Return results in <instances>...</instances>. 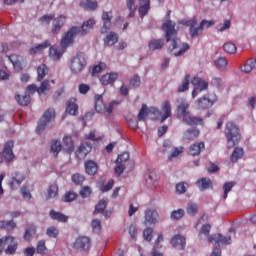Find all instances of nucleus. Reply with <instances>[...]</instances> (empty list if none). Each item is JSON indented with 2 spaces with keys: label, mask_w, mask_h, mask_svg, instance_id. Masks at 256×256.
Wrapping results in <instances>:
<instances>
[{
  "label": "nucleus",
  "mask_w": 256,
  "mask_h": 256,
  "mask_svg": "<svg viewBox=\"0 0 256 256\" xmlns=\"http://www.w3.org/2000/svg\"><path fill=\"white\" fill-rule=\"evenodd\" d=\"M162 30L165 32L166 41H170L169 51L173 53L174 57H181L186 51H189V44L181 42L177 38V30H175V23L171 20H166L162 25Z\"/></svg>",
  "instance_id": "f257e3e1"
},
{
  "label": "nucleus",
  "mask_w": 256,
  "mask_h": 256,
  "mask_svg": "<svg viewBox=\"0 0 256 256\" xmlns=\"http://www.w3.org/2000/svg\"><path fill=\"white\" fill-rule=\"evenodd\" d=\"M177 103V115H179V117H183L184 123L187 125H201V123H203V120L191 116L189 113L190 104L187 100H185V98H178Z\"/></svg>",
  "instance_id": "f03ea898"
},
{
  "label": "nucleus",
  "mask_w": 256,
  "mask_h": 256,
  "mask_svg": "<svg viewBox=\"0 0 256 256\" xmlns=\"http://www.w3.org/2000/svg\"><path fill=\"white\" fill-rule=\"evenodd\" d=\"M224 135L226 137L228 149H233V147L238 145L239 141H241V132L239 131V126L233 122H228L226 124Z\"/></svg>",
  "instance_id": "7ed1b4c3"
},
{
  "label": "nucleus",
  "mask_w": 256,
  "mask_h": 256,
  "mask_svg": "<svg viewBox=\"0 0 256 256\" xmlns=\"http://www.w3.org/2000/svg\"><path fill=\"white\" fill-rule=\"evenodd\" d=\"M85 67H87V54L78 52L71 58L69 69L72 75H81L85 70Z\"/></svg>",
  "instance_id": "20e7f679"
},
{
  "label": "nucleus",
  "mask_w": 256,
  "mask_h": 256,
  "mask_svg": "<svg viewBox=\"0 0 256 256\" xmlns=\"http://www.w3.org/2000/svg\"><path fill=\"white\" fill-rule=\"evenodd\" d=\"M55 117H57L55 109L48 108L38 123L36 128L37 133H41L42 131H45V129H51L53 127V123H55Z\"/></svg>",
  "instance_id": "39448f33"
},
{
  "label": "nucleus",
  "mask_w": 256,
  "mask_h": 256,
  "mask_svg": "<svg viewBox=\"0 0 256 256\" xmlns=\"http://www.w3.org/2000/svg\"><path fill=\"white\" fill-rule=\"evenodd\" d=\"M5 247H7L5 249ZM3 249H5L6 255H15L17 251V241H15V237L8 235L0 238V253H3Z\"/></svg>",
  "instance_id": "423d86ee"
},
{
  "label": "nucleus",
  "mask_w": 256,
  "mask_h": 256,
  "mask_svg": "<svg viewBox=\"0 0 256 256\" xmlns=\"http://www.w3.org/2000/svg\"><path fill=\"white\" fill-rule=\"evenodd\" d=\"M80 35L78 30L74 27H71L66 33L63 34L62 39L60 41V46L62 49H67L71 47L73 43H75V37Z\"/></svg>",
  "instance_id": "0eeeda50"
},
{
  "label": "nucleus",
  "mask_w": 256,
  "mask_h": 256,
  "mask_svg": "<svg viewBox=\"0 0 256 256\" xmlns=\"http://www.w3.org/2000/svg\"><path fill=\"white\" fill-rule=\"evenodd\" d=\"M216 101L217 95L209 93L196 101V107L197 109H209V107H213Z\"/></svg>",
  "instance_id": "6e6552de"
},
{
  "label": "nucleus",
  "mask_w": 256,
  "mask_h": 256,
  "mask_svg": "<svg viewBox=\"0 0 256 256\" xmlns=\"http://www.w3.org/2000/svg\"><path fill=\"white\" fill-rule=\"evenodd\" d=\"M27 179V174H25L24 171H14L11 174L9 186L11 189H18V187H21V184L23 181Z\"/></svg>",
  "instance_id": "1a4fd4ad"
},
{
  "label": "nucleus",
  "mask_w": 256,
  "mask_h": 256,
  "mask_svg": "<svg viewBox=\"0 0 256 256\" xmlns=\"http://www.w3.org/2000/svg\"><path fill=\"white\" fill-rule=\"evenodd\" d=\"M192 85H194V90L192 91V98L195 99L201 93V91H205L209 84L207 82L197 76H195L192 81Z\"/></svg>",
  "instance_id": "9d476101"
},
{
  "label": "nucleus",
  "mask_w": 256,
  "mask_h": 256,
  "mask_svg": "<svg viewBox=\"0 0 256 256\" xmlns=\"http://www.w3.org/2000/svg\"><path fill=\"white\" fill-rule=\"evenodd\" d=\"M145 225H157L159 223V212L153 208H147L144 212Z\"/></svg>",
  "instance_id": "9b49d317"
},
{
  "label": "nucleus",
  "mask_w": 256,
  "mask_h": 256,
  "mask_svg": "<svg viewBox=\"0 0 256 256\" xmlns=\"http://www.w3.org/2000/svg\"><path fill=\"white\" fill-rule=\"evenodd\" d=\"M73 248L77 249V251H89L91 240L87 236H80L73 243Z\"/></svg>",
  "instance_id": "f8f14e48"
},
{
  "label": "nucleus",
  "mask_w": 256,
  "mask_h": 256,
  "mask_svg": "<svg viewBox=\"0 0 256 256\" xmlns=\"http://www.w3.org/2000/svg\"><path fill=\"white\" fill-rule=\"evenodd\" d=\"M95 23V19L89 18L84 21L81 26H74V28L78 30L79 35H88V33H91L93 27H95Z\"/></svg>",
  "instance_id": "ddd939ff"
},
{
  "label": "nucleus",
  "mask_w": 256,
  "mask_h": 256,
  "mask_svg": "<svg viewBox=\"0 0 256 256\" xmlns=\"http://www.w3.org/2000/svg\"><path fill=\"white\" fill-rule=\"evenodd\" d=\"M209 243H216L217 245H231V236L222 234H213L208 237Z\"/></svg>",
  "instance_id": "4468645a"
},
{
  "label": "nucleus",
  "mask_w": 256,
  "mask_h": 256,
  "mask_svg": "<svg viewBox=\"0 0 256 256\" xmlns=\"http://www.w3.org/2000/svg\"><path fill=\"white\" fill-rule=\"evenodd\" d=\"M187 26L190 27L189 33L191 37H197V35H201L203 33L204 29L201 26H197V18H192L187 22Z\"/></svg>",
  "instance_id": "2eb2a0df"
},
{
  "label": "nucleus",
  "mask_w": 256,
  "mask_h": 256,
  "mask_svg": "<svg viewBox=\"0 0 256 256\" xmlns=\"http://www.w3.org/2000/svg\"><path fill=\"white\" fill-rule=\"evenodd\" d=\"M112 19H113L112 12H103V14H102L103 26L100 30L101 35L107 34L109 29H111V20Z\"/></svg>",
  "instance_id": "dca6fc26"
},
{
  "label": "nucleus",
  "mask_w": 256,
  "mask_h": 256,
  "mask_svg": "<svg viewBox=\"0 0 256 256\" xmlns=\"http://www.w3.org/2000/svg\"><path fill=\"white\" fill-rule=\"evenodd\" d=\"M2 155L7 163H11L15 159V154H13V141L6 142Z\"/></svg>",
  "instance_id": "f3484780"
},
{
  "label": "nucleus",
  "mask_w": 256,
  "mask_h": 256,
  "mask_svg": "<svg viewBox=\"0 0 256 256\" xmlns=\"http://www.w3.org/2000/svg\"><path fill=\"white\" fill-rule=\"evenodd\" d=\"M66 22H67V17H65L64 15H60L57 18H55L53 20L52 29H51V32L53 33V35H57V33L61 31V28L63 27V25H65Z\"/></svg>",
  "instance_id": "a211bd4d"
},
{
  "label": "nucleus",
  "mask_w": 256,
  "mask_h": 256,
  "mask_svg": "<svg viewBox=\"0 0 256 256\" xmlns=\"http://www.w3.org/2000/svg\"><path fill=\"white\" fill-rule=\"evenodd\" d=\"M8 59L12 63L14 69L16 71H22L23 65L25 63V59L22 56H19L17 54H12L11 56H8Z\"/></svg>",
  "instance_id": "6ab92c4d"
},
{
  "label": "nucleus",
  "mask_w": 256,
  "mask_h": 256,
  "mask_svg": "<svg viewBox=\"0 0 256 256\" xmlns=\"http://www.w3.org/2000/svg\"><path fill=\"white\" fill-rule=\"evenodd\" d=\"M91 149V143L89 142L80 145V147H78V149L76 150V157L78 159H85V157H87V155L91 153Z\"/></svg>",
  "instance_id": "aec40b11"
},
{
  "label": "nucleus",
  "mask_w": 256,
  "mask_h": 256,
  "mask_svg": "<svg viewBox=\"0 0 256 256\" xmlns=\"http://www.w3.org/2000/svg\"><path fill=\"white\" fill-rule=\"evenodd\" d=\"M66 113H68V115H78L79 114V105H77V99L70 98L66 102Z\"/></svg>",
  "instance_id": "412c9836"
},
{
  "label": "nucleus",
  "mask_w": 256,
  "mask_h": 256,
  "mask_svg": "<svg viewBox=\"0 0 256 256\" xmlns=\"http://www.w3.org/2000/svg\"><path fill=\"white\" fill-rule=\"evenodd\" d=\"M205 151V142L194 143L189 147V154L193 157L201 155Z\"/></svg>",
  "instance_id": "4be33fe9"
},
{
  "label": "nucleus",
  "mask_w": 256,
  "mask_h": 256,
  "mask_svg": "<svg viewBox=\"0 0 256 256\" xmlns=\"http://www.w3.org/2000/svg\"><path fill=\"white\" fill-rule=\"evenodd\" d=\"M116 79H119V74L117 72H110L101 76L100 83L103 85H111Z\"/></svg>",
  "instance_id": "5701e85b"
},
{
  "label": "nucleus",
  "mask_w": 256,
  "mask_h": 256,
  "mask_svg": "<svg viewBox=\"0 0 256 256\" xmlns=\"http://www.w3.org/2000/svg\"><path fill=\"white\" fill-rule=\"evenodd\" d=\"M170 243L172 247H174V249H179V250L185 249L186 241H185V237H183L182 235L174 236L171 239Z\"/></svg>",
  "instance_id": "b1692460"
},
{
  "label": "nucleus",
  "mask_w": 256,
  "mask_h": 256,
  "mask_svg": "<svg viewBox=\"0 0 256 256\" xmlns=\"http://www.w3.org/2000/svg\"><path fill=\"white\" fill-rule=\"evenodd\" d=\"M63 53H65V50H63V48L51 46L49 50V57L50 59H52V61H59V59L63 57Z\"/></svg>",
  "instance_id": "393cba45"
},
{
  "label": "nucleus",
  "mask_w": 256,
  "mask_h": 256,
  "mask_svg": "<svg viewBox=\"0 0 256 256\" xmlns=\"http://www.w3.org/2000/svg\"><path fill=\"white\" fill-rule=\"evenodd\" d=\"M119 41V35L117 33L111 31L106 34V36L103 38L104 45L107 47H112V45H115Z\"/></svg>",
  "instance_id": "a878e982"
},
{
  "label": "nucleus",
  "mask_w": 256,
  "mask_h": 256,
  "mask_svg": "<svg viewBox=\"0 0 256 256\" xmlns=\"http://www.w3.org/2000/svg\"><path fill=\"white\" fill-rule=\"evenodd\" d=\"M151 9V1L150 0H139V15L140 17H145L149 13Z\"/></svg>",
  "instance_id": "bb28decb"
},
{
  "label": "nucleus",
  "mask_w": 256,
  "mask_h": 256,
  "mask_svg": "<svg viewBox=\"0 0 256 256\" xmlns=\"http://www.w3.org/2000/svg\"><path fill=\"white\" fill-rule=\"evenodd\" d=\"M49 215L54 221H59L60 223H67L69 217L61 212L55 210H50Z\"/></svg>",
  "instance_id": "cd10ccee"
},
{
  "label": "nucleus",
  "mask_w": 256,
  "mask_h": 256,
  "mask_svg": "<svg viewBox=\"0 0 256 256\" xmlns=\"http://www.w3.org/2000/svg\"><path fill=\"white\" fill-rule=\"evenodd\" d=\"M162 111L163 115L161 117V122L163 123V121L171 117V102H169L168 100L164 101L162 103Z\"/></svg>",
  "instance_id": "c85d7f7f"
},
{
  "label": "nucleus",
  "mask_w": 256,
  "mask_h": 256,
  "mask_svg": "<svg viewBox=\"0 0 256 256\" xmlns=\"http://www.w3.org/2000/svg\"><path fill=\"white\" fill-rule=\"evenodd\" d=\"M99 167L93 160H89L85 163V171L88 175H96Z\"/></svg>",
  "instance_id": "c756f323"
},
{
  "label": "nucleus",
  "mask_w": 256,
  "mask_h": 256,
  "mask_svg": "<svg viewBox=\"0 0 256 256\" xmlns=\"http://www.w3.org/2000/svg\"><path fill=\"white\" fill-rule=\"evenodd\" d=\"M214 65L218 71H226L229 61L226 57H219L214 61Z\"/></svg>",
  "instance_id": "7c9ffc66"
},
{
  "label": "nucleus",
  "mask_w": 256,
  "mask_h": 256,
  "mask_svg": "<svg viewBox=\"0 0 256 256\" xmlns=\"http://www.w3.org/2000/svg\"><path fill=\"white\" fill-rule=\"evenodd\" d=\"M63 145L67 153H73L75 150V145L73 144V138H71V136L63 137Z\"/></svg>",
  "instance_id": "2f4dec72"
},
{
  "label": "nucleus",
  "mask_w": 256,
  "mask_h": 256,
  "mask_svg": "<svg viewBox=\"0 0 256 256\" xmlns=\"http://www.w3.org/2000/svg\"><path fill=\"white\" fill-rule=\"evenodd\" d=\"M211 233V224L206 223L203 224L198 233V239L203 240L205 237H210L209 234Z\"/></svg>",
  "instance_id": "473e14b6"
},
{
  "label": "nucleus",
  "mask_w": 256,
  "mask_h": 256,
  "mask_svg": "<svg viewBox=\"0 0 256 256\" xmlns=\"http://www.w3.org/2000/svg\"><path fill=\"white\" fill-rule=\"evenodd\" d=\"M199 137V130L197 128L188 129L183 136L187 141H193Z\"/></svg>",
  "instance_id": "72a5a7b5"
},
{
  "label": "nucleus",
  "mask_w": 256,
  "mask_h": 256,
  "mask_svg": "<svg viewBox=\"0 0 256 256\" xmlns=\"http://www.w3.org/2000/svg\"><path fill=\"white\" fill-rule=\"evenodd\" d=\"M163 45H165V41L163 39L151 40L148 43L150 51H157L159 49H163Z\"/></svg>",
  "instance_id": "f704fd0d"
},
{
  "label": "nucleus",
  "mask_w": 256,
  "mask_h": 256,
  "mask_svg": "<svg viewBox=\"0 0 256 256\" xmlns=\"http://www.w3.org/2000/svg\"><path fill=\"white\" fill-rule=\"evenodd\" d=\"M95 109L97 113L105 112V103H103V95L95 96Z\"/></svg>",
  "instance_id": "c9c22d12"
},
{
  "label": "nucleus",
  "mask_w": 256,
  "mask_h": 256,
  "mask_svg": "<svg viewBox=\"0 0 256 256\" xmlns=\"http://www.w3.org/2000/svg\"><path fill=\"white\" fill-rule=\"evenodd\" d=\"M80 7L86 9V11H93L97 9V1L82 0L80 2Z\"/></svg>",
  "instance_id": "e433bc0d"
},
{
  "label": "nucleus",
  "mask_w": 256,
  "mask_h": 256,
  "mask_svg": "<svg viewBox=\"0 0 256 256\" xmlns=\"http://www.w3.org/2000/svg\"><path fill=\"white\" fill-rule=\"evenodd\" d=\"M49 73V68H47V65L40 64L37 67V81H41L42 79H45V75Z\"/></svg>",
  "instance_id": "4c0bfd02"
},
{
  "label": "nucleus",
  "mask_w": 256,
  "mask_h": 256,
  "mask_svg": "<svg viewBox=\"0 0 256 256\" xmlns=\"http://www.w3.org/2000/svg\"><path fill=\"white\" fill-rule=\"evenodd\" d=\"M47 47H51V41L46 40L42 44H38L30 49V55H35L38 51H43V49H47Z\"/></svg>",
  "instance_id": "58836bf2"
},
{
  "label": "nucleus",
  "mask_w": 256,
  "mask_h": 256,
  "mask_svg": "<svg viewBox=\"0 0 256 256\" xmlns=\"http://www.w3.org/2000/svg\"><path fill=\"white\" fill-rule=\"evenodd\" d=\"M183 151H185L184 147H173L172 146V150H171L170 154L168 155V161H173L174 159H177L179 157V155H181V153H183Z\"/></svg>",
  "instance_id": "ea45409f"
},
{
  "label": "nucleus",
  "mask_w": 256,
  "mask_h": 256,
  "mask_svg": "<svg viewBox=\"0 0 256 256\" xmlns=\"http://www.w3.org/2000/svg\"><path fill=\"white\" fill-rule=\"evenodd\" d=\"M59 195V188L57 185H51L48 187L46 200L49 201V199H55Z\"/></svg>",
  "instance_id": "a19ab883"
},
{
  "label": "nucleus",
  "mask_w": 256,
  "mask_h": 256,
  "mask_svg": "<svg viewBox=\"0 0 256 256\" xmlns=\"http://www.w3.org/2000/svg\"><path fill=\"white\" fill-rule=\"evenodd\" d=\"M197 187L200 191H205L211 187V179L209 178H202L196 182Z\"/></svg>",
  "instance_id": "79ce46f5"
},
{
  "label": "nucleus",
  "mask_w": 256,
  "mask_h": 256,
  "mask_svg": "<svg viewBox=\"0 0 256 256\" xmlns=\"http://www.w3.org/2000/svg\"><path fill=\"white\" fill-rule=\"evenodd\" d=\"M241 157H243V148L236 147L230 156V161L232 163H237L238 159H241Z\"/></svg>",
  "instance_id": "37998d69"
},
{
  "label": "nucleus",
  "mask_w": 256,
  "mask_h": 256,
  "mask_svg": "<svg viewBox=\"0 0 256 256\" xmlns=\"http://www.w3.org/2000/svg\"><path fill=\"white\" fill-rule=\"evenodd\" d=\"M63 149V146L61 145L60 141L53 140L51 143L50 151L54 155V157H57L59 155V152Z\"/></svg>",
  "instance_id": "c03bdc74"
},
{
  "label": "nucleus",
  "mask_w": 256,
  "mask_h": 256,
  "mask_svg": "<svg viewBox=\"0 0 256 256\" xmlns=\"http://www.w3.org/2000/svg\"><path fill=\"white\" fill-rule=\"evenodd\" d=\"M51 89L48 80H44L41 82L40 87L37 89L38 95H47V92Z\"/></svg>",
  "instance_id": "a18cd8bd"
},
{
  "label": "nucleus",
  "mask_w": 256,
  "mask_h": 256,
  "mask_svg": "<svg viewBox=\"0 0 256 256\" xmlns=\"http://www.w3.org/2000/svg\"><path fill=\"white\" fill-rule=\"evenodd\" d=\"M183 217H185V210L184 209L173 210L170 214V218L173 221H179V219H183Z\"/></svg>",
  "instance_id": "49530a36"
},
{
  "label": "nucleus",
  "mask_w": 256,
  "mask_h": 256,
  "mask_svg": "<svg viewBox=\"0 0 256 256\" xmlns=\"http://www.w3.org/2000/svg\"><path fill=\"white\" fill-rule=\"evenodd\" d=\"M126 7L130 11L129 17H133L135 11H137V4L135 0H126Z\"/></svg>",
  "instance_id": "de8ad7c7"
},
{
  "label": "nucleus",
  "mask_w": 256,
  "mask_h": 256,
  "mask_svg": "<svg viewBox=\"0 0 256 256\" xmlns=\"http://www.w3.org/2000/svg\"><path fill=\"white\" fill-rule=\"evenodd\" d=\"M253 69H256V60L251 59L249 60L244 67L242 68L243 73H251Z\"/></svg>",
  "instance_id": "09e8293b"
},
{
  "label": "nucleus",
  "mask_w": 256,
  "mask_h": 256,
  "mask_svg": "<svg viewBox=\"0 0 256 256\" xmlns=\"http://www.w3.org/2000/svg\"><path fill=\"white\" fill-rule=\"evenodd\" d=\"M77 199V193L75 192H66L64 196L62 197V201L64 203H72V201H75Z\"/></svg>",
  "instance_id": "8fccbe9b"
},
{
  "label": "nucleus",
  "mask_w": 256,
  "mask_h": 256,
  "mask_svg": "<svg viewBox=\"0 0 256 256\" xmlns=\"http://www.w3.org/2000/svg\"><path fill=\"white\" fill-rule=\"evenodd\" d=\"M46 235L47 237H50V239H57L59 235V229H57L55 226H50L46 229Z\"/></svg>",
  "instance_id": "3c124183"
},
{
  "label": "nucleus",
  "mask_w": 256,
  "mask_h": 256,
  "mask_svg": "<svg viewBox=\"0 0 256 256\" xmlns=\"http://www.w3.org/2000/svg\"><path fill=\"white\" fill-rule=\"evenodd\" d=\"M233 187H235V182L234 181L224 183V185H223V191H224L223 199H227V197H228L230 191L233 189Z\"/></svg>",
  "instance_id": "603ef678"
},
{
  "label": "nucleus",
  "mask_w": 256,
  "mask_h": 256,
  "mask_svg": "<svg viewBox=\"0 0 256 256\" xmlns=\"http://www.w3.org/2000/svg\"><path fill=\"white\" fill-rule=\"evenodd\" d=\"M16 101L19 103V105H29L31 103V96L29 95H16Z\"/></svg>",
  "instance_id": "864d4df0"
},
{
  "label": "nucleus",
  "mask_w": 256,
  "mask_h": 256,
  "mask_svg": "<svg viewBox=\"0 0 256 256\" xmlns=\"http://www.w3.org/2000/svg\"><path fill=\"white\" fill-rule=\"evenodd\" d=\"M20 193L25 201H31L33 196L31 195V190H29V187L22 186L20 189Z\"/></svg>",
  "instance_id": "5fc2aeb1"
},
{
  "label": "nucleus",
  "mask_w": 256,
  "mask_h": 256,
  "mask_svg": "<svg viewBox=\"0 0 256 256\" xmlns=\"http://www.w3.org/2000/svg\"><path fill=\"white\" fill-rule=\"evenodd\" d=\"M148 115H149V109H147V105H143L138 113L137 120L145 121V119H147Z\"/></svg>",
  "instance_id": "6e6d98bb"
},
{
  "label": "nucleus",
  "mask_w": 256,
  "mask_h": 256,
  "mask_svg": "<svg viewBox=\"0 0 256 256\" xmlns=\"http://www.w3.org/2000/svg\"><path fill=\"white\" fill-rule=\"evenodd\" d=\"M188 188H189V184L187 182H180L176 184V193L178 195H183V193L187 192Z\"/></svg>",
  "instance_id": "4d7b16f0"
},
{
  "label": "nucleus",
  "mask_w": 256,
  "mask_h": 256,
  "mask_svg": "<svg viewBox=\"0 0 256 256\" xmlns=\"http://www.w3.org/2000/svg\"><path fill=\"white\" fill-rule=\"evenodd\" d=\"M36 252L38 255H45L47 253V246L45 245V240H40L36 246Z\"/></svg>",
  "instance_id": "13d9d810"
},
{
  "label": "nucleus",
  "mask_w": 256,
  "mask_h": 256,
  "mask_svg": "<svg viewBox=\"0 0 256 256\" xmlns=\"http://www.w3.org/2000/svg\"><path fill=\"white\" fill-rule=\"evenodd\" d=\"M231 29V20H224L223 23L217 26L218 33H224V31H228Z\"/></svg>",
  "instance_id": "bf43d9fd"
},
{
  "label": "nucleus",
  "mask_w": 256,
  "mask_h": 256,
  "mask_svg": "<svg viewBox=\"0 0 256 256\" xmlns=\"http://www.w3.org/2000/svg\"><path fill=\"white\" fill-rule=\"evenodd\" d=\"M15 227H17V223H15L13 220H4L2 225V229H5L6 231H13Z\"/></svg>",
  "instance_id": "052dcab7"
},
{
  "label": "nucleus",
  "mask_w": 256,
  "mask_h": 256,
  "mask_svg": "<svg viewBox=\"0 0 256 256\" xmlns=\"http://www.w3.org/2000/svg\"><path fill=\"white\" fill-rule=\"evenodd\" d=\"M224 51L226 53H229L230 55H233V53L237 52V46H235L233 42H227L226 44H224Z\"/></svg>",
  "instance_id": "680f3d73"
},
{
  "label": "nucleus",
  "mask_w": 256,
  "mask_h": 256,
  "mask_svg": "<svg viewBox=\"0 0 256 256\" xmlns=\"http://www.w3.org/2000/svg\"><path fill=\"white\" fill-rule=\"evenodd\" d=\"M155 173L154 172H149L146 175V187H153V185H155Z\"/></svg>",
  "instance_id": "e2e57ef3"
},
{
  "label": "nucleus",
  "mask_w": 256,
  "mask_h": 256,
  "mask_svg": "<svg viewBox=\"0 0 256 256\" xmlns=\"http://www.w3.org/2000/svg\"><path fill=\"white\" fill-rule=\"evenodd\" d=\"M107 207V200L103 199L100 200L99 203L96 205L94 213H103Z\"/></svg>",
  "instance_id": "0e129e2a"
},
{
  "label": "nucleus",
  "mask_w": 256,
  "mask_h": 256,
  "mask_svg": "<svg viewBox=\"0 0 256 256\" xmlns=\"http://www.w3.org/2000/svg\"><path fill=\"white\" fill-rule=\"evenodd\" d=\"M186 211L188 215H195L198 211L197 204L195 202H189L187 204Z\"/></svg>",
  "instance_id": "69168bd1"
},
{
  "label": "nucleus",
  "mask_w": 256,
  "mask_h": 256,
  "mask_svg": "<svg viewBox=\"0 0 256 256\" xmlns=\"http://www.w3.org/2000/svg\"><path fill=\"white\" fill-rule=\"evenodd\" d=\"M71 179L75 185H82L83 181H85V176H83V174L76 173L72 175Z\"/></svg>",
  "instance_id": "338daca9"
},
{
  "label": "nucleus",
  "mask_w": 256,
  "mask_h": 256,
  "mask_svg": "<svg viewBox=\"0 0 256 256\" xmlns=\"http://www.w3.org/2000/svg\"><path fill=\"white\" fill-rule=\"evenodd\" d=\"M91 227L94 233H99L101 231V221L99 219H93L91 222Z\"/></svg>",
  "instance_id": "774afa93"
}]
</instances>
